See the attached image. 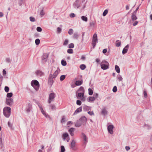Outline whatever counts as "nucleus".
Segmentation results:
<instances>
[{
    "label": "nucleus",
    "instance_id": "nucleus-1",
    "mask_svg": "<svg viewBox=\"0 0 152 152\" xmlns=\"http://www.w3.org/2000/svg\"><path fill=\"white\" fill-rule=\"evenodd\" d=\"M87 121V118L85 116H82L76 122L75 126L78 127L82 125H84L86 124Z\"/></svg>",
    "mask_w": 152,
    "mask_h": 152
},
{
    "label": "nucleus",
    "instance_id": "nucleus-2",
    "mask_svg": "<svg viewBox=\"0 0 152 152\" xmlns=\"http://www.w3.org/2000/svg\"><path fill=\"white\" fill-rule=\"evenodd\" d=\"M31 84L37 91L39 90V82L37 80H32L31 82Z\"/></svg>",
    "mask_w": 152,
    "mask_h": 152
},
{
    "label": "nucleus",
    "instance_id": "nucleus-3",
    "mask_svg": "<svg viewBox=\"0 0 152 152\" xmlns=\"http://www.w3.org/2000/svg\"><path fill=\"white\" fill-rule=\"evenodd\" d=\"M101 67L103 70L107 69L109 68V64L107 61H103L101 64Z\"/></svg>",
    "mask_w": 152,
    "mask_h": 152
},
{
    "label": "nucleus",
    "instance_id": "nucleus-4",
    "mask_svg": "<svg viewBox=\"0 0 152 152\" xmlns=\"http://www.w3.org/2000/svg\"><path fill=\"white\" fill-rule=\"evenodd\" d=\"M98 39H97V36L96 34L95 33L93 36L92 40V44L93 48H94L96 43L98 42Z\"/></svg>",
    "mask_w": 152,
    "mask_h": 152
},
{
    "label": "nucleus",
    "instance_id": "nucleus-5",
    "mask_svg": "<svg viewBox=\"0 0 152 152\" xmlns=\"http://www.w3.org/2000/svg\"><path fill=\"white\" fill-rule=\"evenodd\" d=\"M49 54L47 53H44L42 57V62L45 64L47 61Z\"/></svg>",
    "mask_w": 152,
    "mask_h": 152
},
{
    "label": "nucleus",
    "instance_id": "nucleus-6",
    "mask_svg": "<svg viewBox=\"0 0 152 152\" xmlns=\"http://www.w3.org/2000/svg\"><path fill=\"white\" fill-rule=\"evenodd\" d=\"M55 94L54 93H51L49 95V99L48 101V102L50 104L52 101H53L54 100Z\"/></svg>",
    "mask_w": 152,
    "mask_h": 152
},
{
    "label": "nucleus",
    "instance_id": "nucleus-7",
    "mask_svg": "<svg viewBox=\"0 0 152 152\" xmlns=\"http://www.w3.org/2000/svg\"><path fill=\"white\" fill-rule=\"evenodd\" d=\"M55 78H53L52 76V74H50L48 80V83L50 85L52 86L54 82L53 79Z\"/></svg>",
    "mask_w": 152,
    "mask_h": 152
},
{
    "label": "nucleus",
    "instance_id": "nucleus-8",
    "mask_svg": "<svg viewBox=\"0 0 152 152\" xmlns=\"http://www.w3.org/2000/svg\"><path fill=\"white\" fill-rule=\"evenodd\" d=\"M13 103V100L12 98L7 99H6V103L10 106H11Z\"/></svg>",
    "mask_w": 152,
    "mask_h": 152
},
{
    "label": "nucleus",
    "instance_id": "nucleus-9",
    "mask_svg": "<svg viewBox=\"0 0 152 152\" xmlns=\"http://www.w3.org/2000/svg\"><path fill=\"white\" fill-rule=\"evenodd\" d=\"M81 134L83 140V143L84 144L86 145L88 142V138L83 133H82Z\"/></svg>",
    "mask_w": 152,
    "mask_h": 152
},
{
    "label": "nucleus",
    "instance_id": "nucleus-10",
    "mask_svg": "<svg viewBox=\"0 0 152 152\" xmlns=\"http://www.w3.org/2000/svg\"><path fill=\"white\" fill-rule=\"evenodd\" d=\"M114 128V126L113 125H110L107 127V130L108 132L111 134H113V129Z\"/></svg>",
    "mask_w": 152,
    "mask_h": 152
},
{
    "label": "nucleus",
    "instance_id": "nucleus-11",
    "mask_svg": "<svg viewBox=\"0 0 152 152\" xmlns=\"http://www.w3.org/2000/svg\"><path fill=\"white\" fill-rule=\"evenodd\" d=\"M80 0H76L75 2L73 4L74 7L75 9H78L80 7V4L79 3Z\"/></svg>",
    "mask_w": 152,
    "mask_h": 152
},
{
    "label": "nucleus",
    "instance_id": "nucleus-12",
    "mask_svg": "<svg viewBox=\"0 0 152 152\" xmlns=\"http://www.w3.org/2000/svg\"><path fill=\"white\" fill-rule=\"evenodd\" d=\"M37 76H42L44 75V73L42 71L40 70H37L35 72Z\"/></svg>",
    "mask_w": 152,
    "mask_h": 152
},
{
    "label": "nucleus",
    "instance_id": "nucleus-13",
    "mask_svg": "<svg viewBox=\"0 0 152 152\" xmlns=\"http://www.w3.org/2000/svg\"><path fill=\"white\" fill-rule=\"evenodd\" d=\"M32 105L30 103H28V106L26 108V111L27 113L30 112L31 109Z\"/></svg>",
    "mask_w": 152,
    "mask_h": 152
},
{
    "label": "nucleus",
    "instance_id": "nucleus-14",
    "mask_svg": "<svg viewBox=\"0 0 152 152\" xmlns=\"http://www.w3.org/2000/svg\"><path fill=\"white\" fill-rule=\"evenodd\" d=\"M129 48V45H127L123 49V50H122V54H123L124 55L125 54H126L128 49Z\"/></svg>",
    "mask_w": 152,
    "mask_h": 152
},
{
    "label": "nucleus",
    "instance_id": "nucleus-15",
    "mask_svg": "<svg viewBox=\"0 0 152 152\" xmlns=\"http://www.w3.org/2000/svg\"><path fill=\"white\" fill-rule=\"evenodd\" d=\"M75 141L74 140H73L72 142H71V145H70V147H71L72 150H75Z\"/></svg>",
    "mask_w": 152,
    "mask_h": 152
},
{
    "label": "nucleus",
    "instance_id": "nucleus-16",
    "mask_svg": "<svg viewBox=\"0 0 152 152\" xmlns=\"http://www.w3.org/2000/svg\"><path fill=\"white\" fill-rule=\"evenodd\" d=\"M82 111V107H80L78 108H77L75 112L73 114V115H75L81 112Z\"/></svg>",
    "mask_w": 152,
    "mask_h": 152
},
{
    "label": "nucleus",
    "instance_id": "nucleus-17",
    "mask_svg": "<svg viewBox=\"0 0 152 152\" xmlns=\"http://www.w3.org/2000/svg\"><path fill=\"white\" fill-rule=\"evenodd\" d=\"M60 70L59 68L58 67L57 70L55 71L53 74L52 75V76L53 78H55L58 73V71Z\"/></svg>",
    "mask_w": 152,
    "mask_h": 152
},
{
    "label": "nucleus",
    "instance_id": "nucleus-18",
    "mask_svg": "<svg viewBox=\"0 0 152 152\" xmlns=\"http://www.w3.org/2000/svg\"><path fill=\"white\" fill-rule=\"evenodd\" d=\"M75 130V129L74 128H71L69 130V132L71 136L74 135V132Z\"/></svg>",
    "mask_w": 152,
    "mask_h": 152
},
{
    "label": "nucleus",
    "instance_id": "nucleus-19",
    "mask_svg": "<svg viewBox=\"0 0 152 152\" xmlns=\"http://www.w3.org/2000/svg\"><path fill=\"white\" fill-rule=\"evenodd\" d=\"M3 113L4 116L7 118H9L10 116L11 113L9 112H6L4 110H3Z\"/></svg>",
    "mask_w": 152,
    "mask_h": 152
},
{
    "label": "nucleus",
    "instance_id": "nucleus-20",
    "mask_svg": "<svg viewBox=\"0 0 152 152\" xmlns=\"http://www.w3.org/2000/svg\"><path fill=\"white\" fill-rule=\"evenodd\" d=\"M6 112H8L11 113V108L8 107H4L3 109Z\"/></svg>",
    "mask_w": 152,
    "mask_h": 152
},
{
    "label": "nucleus",
    "instance_id": "nucleus-21",
    "mask_svg": "<svg viewBox=\"0 0 152 152\" xmlns=\"http://www.w3.org/2000/svg\"><path fill=\"white\" fill-rule=\"evenodd\" d=\"M101 113L102 115H105L107 114V111L106 110L105 108H104L102 109L101 111Z\"/></svg>",
    "mask_w": 152,
    "mask_h": 152
},
{
    "label": "nucleus",
    "instance_id": "nucleus-22",
    "mask_svg": "<svg viewBox=\"0 0 152 152\" xmlns=\"http://www.w3.org/2000/svg\"><path fill=\"white\" fill-rule=\"evenodd\" d=\"M95 99L93 96H90L89 97V99L88 98L87 101L89 102H91L92 101H94Z\"/></svg>",
    "mask_w": 152,
    "mask_h": 152
},
{
    "label": "nucleus",
    "instance_id": "nucleus-23",
    "mask_svg": "<svg viewBox=\"0 0 152 152\" xmlns=\"http://www.w3.org/2000/svg\"><path fill=\"white\" fill-rule=\"evenodd\" d=\"M131 19L132 21H134L137 19V17L136 16V15L132 14V16H131Z\"/></svg>",
    "mask_w": 152,
    "mask_h": 152
},
{
    "label": "nucleus",
    "instance_id": "nucleus-24",
    "mask_svg": "<svg viewBox=\"0 0 152 152\" xmlns=\"http://www.w3.org/2000/svg\"><path fill=\"white\" fill-rule=\"evenodd\" d=\"M69 135L68 134L66 133H64L62 135L63 139L64 140H65L66 138Z\"/></svg>",
    "mask_w": 152,
    "mask_h": 152
},
{
    "label": "nucleus",
    "instance_id": "nucleus-25",
    "mask_svg": "<svg viewBox=\"0 0 152 152\" xmlns=\"http://www.w3.org/2000/svg\"><path fill=\"white\" fill-rule=\"evenodd\" d=\"M83 83V80H77L76 81L75 84L76 86H80Z\"/></svg>",
    "mask_w": 152,
    "mask_h": 152
},
{
    "label": "nucleus",
    "instance_id": "nucleus-26",
    "mask_svg": "<svg viewBox=\"0 0 152 152\" xmlns=\"http://www.w3.org/2000/svg\"><path fill=\"white\" fill-rule=\"evenodd\" d=\"M40 110L42 114L45 117H48L49 116L48 115H46L45 112L43 110L42 108L40 109Z\"/></svg>",
    "mask_w": 152,
    "mask_h": 152
},
{
    "label": "nucleus",
    "instance_id": "nucleus-27",
    "mask_svg": "<svg viewBox=\"0 0 152 152\" xmlns=\"http://www.w3.org/2000/svg\"><path fill=\"white\" fill-rule=\"evenodd\" d=\"M115 69L116 71V72L118 73H119L120 72V69L118 65H115Z\"/></svg>",
    "mask_w": 152,
    "mask_h": 152
},
{
    "label": "nucleus",
    "instance_id": "nucleus-28",
    "mask_svg": "<svg viewBox=\"0 0 152 152\" xmlns=\"http://www.w3.org/2000/svg\"><path fill=\"white\" fill-rule=\"evenodd\" d=\"M79 37V35L77 33H75L73 35V38L74 39H77Z\"/></svg>",
    "mask_w": 152,
    "mask_h": 152
},
{
    "label": "nucleus",
    "instance_id": "nucleus-29",
    "mask_svg": "<svg viewBox=\"0 0 152 152\" xmlns=\"http://www.w3.org/2000/svg\"><path fill=\"white\" fill-rule=\"evenodd\" d=\"M81 18L82 20L84 21L87 22L88 21L87 18L84 16H81Z\"/></svg>",
    "mask_w": 152,
    "mask_h": 152
},
{
    "label": "nucleus",
    "instance_id": "nucleus-30",
    "mask_svg": "<svg viewBox=\"0 0 152 152\" xmlns=\"http://www.w3.org/2000/svg\"><path fill=\"white\" fill-rule=\"evenodd\" d=\"M80 69L82 70L85 69L86 67V66L84 64H82L80 66Z\"/></svg>",
    "mask_w": 152,
    "mask_h": 152
},
{
    "label": "nucleus",
    "instance_id": "nucleus-31",
    "mask_svg": "<svg viewBox=\"0 0 152 152\" xmlns=\"http://www.w3.org/2000/svg\"><path fill=\"white\" fill-rule=\"evenodd\" d=\"M83 110L84 111H86L89 110V107L87 106H84L83 107Z\"/></svg>",
    "mask_w": 152,
    "mask_h": 152
},
{
    "label": "nucleus",
    "instance_id": "nucleus-32",
    "mask_svg": "<svg viewBox=\"0 0 152 152\" xmlns=\"http://www.w3.org/2000/svg\"><path fill=\"white\" fill-rule=\"evenodd\" d=\"M84 92L79 93H78L77 95V96L81 98L83 97V96H84Z\"/></svg>",
    "mask_w": 152,
    "mask_h": 152
},
{
    "label": "nucleus",
    "instance_id": "nucleus-33",
    "mask_svg": "<svg viewBox=\"0 0 152 152\" xmlns=\"http://www.w3.org/2000/svg\"><path fill=\"white\" fill-rule=\"evenodd\" d=\"M3 75L4 77V78H8V77L6 76V74L7 72L5 69H4L2 71Z\"/></svg>",
    "mask_w": 152,
    "mask_h": 152
},
{
    "label": "nucleus",
    "instance_id": "nucleus-34",
    "mask_svg": "<svg viewBox=\"0 0 152 152\" xmlns=\"http://www.w3.org/2000/svg\"><path fill=\"white\" fill-rule=\"evenodd\" d=\"M74 47V45L73 43H71L69 44L68 48H73Z\"/></svg>",
    "mask_w": 152,
    "mask_h": 152
},
{
    "label": "nucleus",
    "instance_id": "nucleus-35",
    "mask_svg": "<svg viewBox=\"0 0 152 152\" xmlns=\"http://www.w3.org/2000/svg\"><path fill=\"white\" fill-rule=\"evenodd\" d=\"M69 43V40L68 39H66L63 43L64 46H66L68 45Z\"/></svg>",
    "mask_w": 152,
    "mask_h": 152
},
{
    "label": "nucleus",
    "instance_id": "nucleus-36",
    "mask_svg": "<svg viewBox=\"0 0 152 152\" xmlns=\"http://www.w3.org/2000/svg\"><path fill=\"white\" fill-rule=\"evenodd\" d=\"M67 53L69 54H72L73 53V50L71 48H69L67 50Z\"/></svg>",
    "mask_w": 152,
    "mask_h": 152
},
{
    "label": "nucleus",
    "instance_id": "nucleus-37",
    "mask_svg": "<svg viewBox=\"0 0 152 152\" xmlns=\"http://www.w3.org/2000/svg\"><path fill=\"white\" fill-rule=\"evenodd\" d=\"M88 94L90 95H91L93 94V91L91 88H89L88 89Z\"/></svg>",
    "mask_w": 152,
    "mask_h": 152
},
{
    "label": "nucleus",
    "instance_id": "nucleus-38",
    "mask_svg": "<svg viewBox=\"0 0 152 152\" xmlns=\"http://www.w3.org/2000/svg\"><path fill=\"white\" fill-rule=\"evenodd\" d=\"M119 42L117 43H116L115 44V45L117 47H119L121 46V42L119 41L118 40H117L116 41V42Z\"/></svg>",
    "mask_w": 152,
    "mask_h": 152
},
{
    "label": "nucleus",
    "instance_id": "nucleus-39",
    "mask_svg": "<svg viewBox=\"0 0 152 152\" xmlns=\"http://www.w3.org/2000/svg\"><path fill=\"white\" fill-rule=\"evenodd\" d=\"M65 151V149L63 145H61V152H64Z\"/></svg>",
    "mask_w": 152,
    "mask_h": 152
},
{
    "label": "nucleus",
    "instance_id": "nucleus-40",
    "mask_svg": "<svg viewBox=\"0 0 152 152\" xmlns=\"http://www.w3.org/2000/svg\"><path fill=\"white\" fill-rule=\"evenodd\" d=\"M13 94L12 92L7 93V97L8 98H10L12 96Z\"/></svg>",
    "mask_w": 152,
    "mask_h": 152
},
{
    "label": "nucleus",
    "instance_id": "nucleus-41",
    "mask_svg": "<svg viewBox=\"0 0 152 152\" xmlns=\"http://www.w3.org/2000/svg\"><path fill=\"white\" fill-rule=\"evenodd\" d=\"M61 64L63 66H65L67 64L66 61L64 60H62L61 61Z\"/></svg>",
    "mask_w": 152,
    "mask_h": 152
},
{
    "label": "nucleus",
    "instance_id": "nucleus-42",
    "mask_svg": "<svg viewBox=\"0 0 152 152\" xmlns=\"http://www.w3.org/2000/svg\"><path fill=\"white\" fill-rule=\"evenodd\" d=\"M40 40L39 39H37L35 40V43L37 45L39 44Z\"/></svg>",
    "mask_w": 152,
    "mask_h": 152
},
{
    "label": "nucleus",
    "instance_id": "nucleus-43",
    "mask_svg": "<svg viewBox=\"0 0 152 152\" xmlns=\"http://www.w3.org/2000/svg\"><path fill=\"white\" fill-rule=\"evenodd\" d=\"M65 119L66 118L65 116L64 115L63 116L61 120V123H64L66 121Z\"/></svg>",
    "mask_w": 152,
    "mask_h": 152
},
{
    "label": "nucleus",
    "instance_id": "nucleus-44",
    "mask_svg": "<svg viewBox=\"0 0 152 152\" xmlns=\"http://www.w3.org/2000/svg\"><path fill=\"white\" fill-rule=\"evenodd\" d=\"M78 91H82L84 93V88L83 87H80L78 90Z\"/></svg>",
    "mask_w": 152,
    "mask_h": 152
},
{
    "label": "nucleus",
    "instance_id": "nucleus-45",
    "mask_svg": "<svg viewBox=\"0 0 152 152\" xmlns=\"http://www.w3.org/2000/svg\"><path fill=\"white\" fill-rule=\"evenodd\" d=\"M73 29L70 28L69 29V30L68 32V33L69 35H72L73 33Z\"/></svg>",
    "mask_w": 152,
    "mask_h": 152
},
{
    "label": "nucleus",
    "instance_id": "nucleus-46",
    "mask_svg": "<svg viewBox=\"0 0 152 152\" xmlns=\"http://www.w3.org/2000/svg\"><path fill=\"white\" fill-rule=\"evenodd\" d=\"M65 78V75H61L60 77V79L61 81L63 80Z\"/></svg>",
    "mask_w": 152,
    "mask_h": 152
},
{
    "label": "nucleus",
    "instance_id": "nucleus-47",
    "mask_svg": "<svg viewBox=\"0 0 152 152\" xmlns=\"http://www.w3.org/2000/svg\"><path fill=\"white\" fill-rule=\"evenodd\" d=\"M108 13V10H105L102 14V15L103 16H105Z\"/></svg>",
    "mask_w": 152,
    "mask_h": 152
},
{
    "label": "nucleus",
    "instance_id": "nucleus-48",
    "mask_svg": "<svg viewBox=\"0 0 152 152\" xmlns=\"http://www.w3.org/2000/svg\"><path fill=\"white\" fill-rule=\"evenodd\" d=\"M9 90V88L8 87L5 86L4 87V90L6 93L8 92Z\"/></svg>",
    "mask_w": 152,
    "mask_h": 152
},
{
    "label": "nucleus",
    "instance_id": "nucleus-49",
    "mask_svg": "<svg viewBox=\"0 0 152 152\" xmlns=\"http://www.w3.org/2000/svg\"><path fill=\"white\" fill-rule=\"evenodd\" d=\"M29 18L30 19V20L31 22H34L36 20L35 18L31 16V17H30Z\"/></svg>",
    "mask_w": 152,
    "mask_h": 152
},
{
    "label": "nucleus",
    "instance_id": "nucleus-50",
    "mask_svg": "<svg viewBox=\"0 0 152 152\" xmlns=\"http://www.w3.org/2000/svg\"><path fill=\"white\" fill-rule=\"evenodd\" d=\"M81 102L80 100H78L76 101V104L77 105H80L81 104Z\"/></svg>",
    "mask_w": 152,
    "mask_h": 152
},
{
    "label": "nucleus",
    "instance_id": "nucleus-51",
    "mask_svg": "<svg viewBox=\"0 0 152 152\" xmlns=\"http://www.w3.org/2000/svg\"><path fill=\"white\" fill-rule=\"evenodd\" d=\"M50 106L51 107V109L53 110H55L56 109L55 106L54 104H50Z\"/></svg>",
    "mask_w": 152,
    "mask_h": 152
},
{
    "label": "nucleus",
    "instance_id": "nucleus-52",
    "mask_svg": "<svg viewBox=\"0 0 152 152\" xmlns=\"http://www.w3.org/2000/svg\"><path fill=\"white\" fill-rule=\"evenodd\" d=\"M117 87L116 86H115L113 89V91L114 92H116L117 91Z\"/></svg>",
    "mask_w": 152,
    "mask_h": 152
},
{
    "label": "nucleus",
    "instance_id": "nucleus-53",
    "mask_svg": "<svg viewBox=\"0 0 152 152\" xmlns=\"http://www.w3.org/2000/svg\"><path fill=\"white\" fill-rule=\"evenodd\" d=\"M37 30L38 32H41L42 31V29L40 27H38L37 28Z\"/></svg>",
    "mask_w": 152,
    "mask_h": 152
},
{
    "label": "nucleus",
    "instance_id": "nucleus-54",
    "mask_svg": "<svg viewBox=\"0 0 152 152\" xmlns=\"http://www.w3.org/2000/svg\"><path fill=\"white\" fill-rule=\"evenodd\" d=\"M69 16L71 18H74L75 16V15L74 13H71L69 15Z\"/></svg>",
    "mask_w": 152,
    "mask_h": 152
},
{
    "label": "nucleus",
    "instance_id": "nucleus-55",
    "mask_svg": "<svg viewBox=\"0 0 152 152\" xmlns=\"http://www.w3.org/2000/svg\"><path fill=\"white\" fill-rule=\"evenodd\" d=\"M3 145V140L1 137H0V146H2Z\"/></svg>",
    "mask_w": 152,
    "mask_h": 152
},
{
    "label": "nucleus",
    "instance_id": "nucleus-56",
    "mask_svg": "<svg viewBox=\"0 0 152 152\" xmlns=\"http://www.w3.org/2000/svg\"><path fill=\"white\" fill-rule=\"evenodd\" d=\"M143 94L144 95V97L145 98H146L147 97V92L145 91H144L143 92Z\"/></svg>",
    "mask_w": 152,
    "mask_h": 152
},
{
    "label": "nucleus",
    "instance_id": "nucleus-57",
    "mask_svg": "<svg viewBox=\"0 0 152 152\" xmlns=\"http://www.w3.org/2000/svg\"><path fill=\"white\" fill-rule=\"evenodd\" d=\"M144 126L146 127H147V129H149L151 128V126L148 124H145L144 125Z\"/></svg>",
    "mask_w": 152,
    "mask_h": 152
},
{
    "label": "nucleus",
    "instance_id": "nucleus-58",
    "mask_svg": "<svg viewBox=\"0 0 152 152\" xmlns=\"http://www.w3.org/2000/svg\"><path fill=\"white\" fill-rule=\"evenodd\" d=\"M88 113L91 115H94V113L93 111H88Z\"/></svg>",
    "mask_w": 152,
    "mask_h": 152
},
{
    "label": "nucleus",
    "instance_id": "nucleus-59",
    "mask_svg": "<svg viewBox=\"0 0 152 152\" xmlns=\"http://www.w3.org/2000/svg\"><path fill=\"white\" fill-rule=\"evenodd\" d=\"M98 94L95 93L94 94L93 96L94 97V98L96 99L98 97Z\"/></svg>",
    "mask_w": 152,
    "mask_h": 152
},
{
    "label": "nucleus",
    "instance_id": "nucleus-60",
    "mask_svg": "<svg viewBox=\"0 0 152 152\" xmlns=\"http://www.w3.org/2000/svg\"><path fill=\"white\" fill-rule=\"evenodd\" d=\"M61 31V29L59 27H58L57 28V31L58 33H60Z\"/></svg>",
    "mask_w": 152,
    "mask_h": 152
},
{
    "label": "nucleus",
    "instance_id": "nucleus-61",
    "mask_svg": "<svg viewBox=\"0 0 152 152\" xmlns=\"http://www.w3.org/2000/svg\"><path fill=\"white\" fill-rule=\"evenodd\" d=\"M40 15H41V16H42L44 15V13L43 11V10H42L40 12Z\"/></svg>",
    "mask_w": 152,
    "mask_h": 152
},
{
    "label": "nucleus",
    "instance_id": "nucleus-62",
    "mask_svg": "<svg viewBox=\"0 0 152 152\" xmlns=\"http://www.w3.org/2000/svg\"><path fill=\"white\" fill-rule=\"evenodd\" d=\"M6 61L7 63H10L11 61V60L9 58H7L6 59Z\"/></svg>",
    "mask_w": 152,
    "mask_h": 152
},
{
    "label": "nucleus",
    "instance_id": "nucleus-63",
    "mask_svg": "<svg viewBox=\"0 0 152 152\" xmlns=\"http://www.w3.org/2000/svg\"><path fill=\"white\" fill-rule=\"evenodd\" d=\"M139 6L136 8V10L134 11V12H133V13L132 14L136 15L137 12L138 10L139 9Z\"/></svg>",
    "mask_w": 152,
    "mask_h": 152
},
{
    "label": "nucleus",
    "instance_id": "nucleus-64",
    "mask_svg": "<svg viewBox=\"0 0 152 152\" xmlns=\"http://www.w3.org/2000/svg\"><path fill=\"white\" fill-rule=\"evenodd\" d=\"M107 49H104L103 50L102 52L103 53L105 54L107 53Z\"/></svg>",
    "mask_w": 152,
    "mask_h": 152
}]
</instances>
